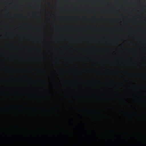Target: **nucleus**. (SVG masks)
I'll return each mask as SVG.
<instances>
[{
    "label": "nucleus",
    "mask_w": 146,
    "mask_h": 146,
    "mask_svg": "<svg viewBox=\"0 0 146 146\" xmlns=\"http://www.w3.org/2000/svg\"><path fill=\"white\" fill-rule=\"evenodd\" d=\"M4 116L3 113L0 112V122H2Z\"/></svg>",
    "instance_id": "obj_2"
},
{
    "label": "nucleus",
    "mask_w": 146,
    "mask_h": 146,
    "mask_svg": "<svg viewBox=\"0 0 146 146\" xmlns=\"http://www.w3.org/2000/svg\"><path fill=\"white\" fill-rule=\"evenodd\" d=\"M11 73L10 71V128H67V127H12L11 124Z\"/></svg>",
    "instance_id": "obj_1"
},
{
    "label": "nucleus",
    "mask_w": 146,
    "mask_h": 146,
    "mask_svg": "<svg viewBox=\"0 0 146 146\" xmlns=\"http://www.w3.org/2000/svg\"><path fill=\"white\" fill-rule=\"evenodd\" d=\"M15 119L16 120L18 121L20 120L21 119V118L20 117H18V116H16L15 117Z\"/></svg>",
    "instance_id": "obj_3"
}]
</instances>
